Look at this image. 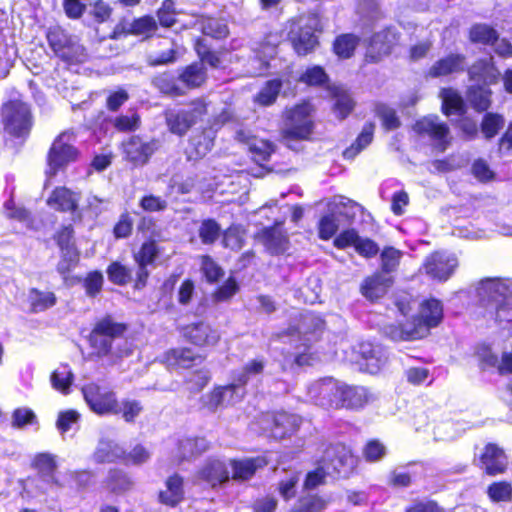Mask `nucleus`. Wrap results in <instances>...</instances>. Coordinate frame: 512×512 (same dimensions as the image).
<instances>
[{"instance_id": "nucleus-17", "label": "nucleus", "mask_w": 512, "mask_h": 512, "mask_svg": "<svg viewBox=\"0 0 512 512\" xmlns=\"http://www.w3.org/2000/svg\"><path fill=\"white\" fill-rule=\"evenodd\" d=\"M255 237L271 254H281L288 249V237L282 223H276L272 227H264Z\"/></svg>"}, {"instance_id": "nucleus-51", "label": "nucleus", "mask_w": 512, "mask_h": 512, "mask_svg": "<svg viewBox=\"0 0 512 512\" xmlns=\"http://www.w3.org/2000/svg\"><path fill=\"white\" fill-rule=\"evenodd\" d=\"M198 235L203 244H213L221 235V227L215 220L205 219L199 226Z\"/></svg>"}, {"instance_id": "nucleus-2", "label": "nucleus", "mask_w": 512, "mask_h": 512, "mask_svg": "<svg viewBox=\"0 0 512 512\" xmlns=\"http://www.w3.org/2000/svg\"><path fill=\"white\" fill-rule=\"evenodd\" d=\"M477 296L495 310L499 322L512 321V281L501 278H486L477 286Z\"/></svg>"}, {"instance_id": "nucleus-56", "label": "nucleus", "mask_w": 512, "mask_h": 512, "mask_svg": "<svg viewBox=\"0 0 512 512\" xmlns=\"http://www.w3.org/2000/svg\"><path fill=\"white\" fill-rule=\"evenodd\" d=\"M377 116L381 119L382 125L387 130H394L400 126V120L396 112L385 104H377L375 108Z\"/></svg>"}, {"instance_id": "nucleus-29", "label": "nucleus", "mask_w": 512, "mask_h": 512, "mask_svg": "<svg viewBox=\"0 0 512 512\" xmlns=\"http://www.w3.org/2000/svg\"><path fill=\"white\" fill-rule=\"evenodd\" d=\"M469 75L471 80L477 83L482 82L484 85H490L498 79L499 71L493 65L492 57H490L474 63L469 69Z\"/></svg>"}, {"instance_id": "nucleus-64", "label": "nucleus", "mask_w": 512, "mask_h": 512, "mask_svg": "<svg viewBox=\"0 0 512 512\" xmlns=\"http://www.w3.org/2000/svg\"><path fill=\"white\" fill-rule=\"evenodd\" d=\"M330 476L322 461L315 470L309 472L304 482V488L311 490L325 483L326 477Z\"/></svg>"}, {"instance_id": "nucleus-57", "label": "nucleus", "mask_w": 512, "mask_h": 512, "mask_svg": "<svg viewBox=\"0 0 512 512\" xmlns=\"http://www.w3.org/2000/svg\"><path fill=\"white\" fill-rule=\"evenodd\" d=\"M221 395L223 396L224 407L234 405L242 400L246 390L240 387L237 382L233 380V383L219 387Z\"/></svg>"}, {"instance_id": "nucleus-6", "label": "nucleus", "mask_w": 512, "mask_h": 512, "mask_svg": "<svg viewBox=\"0 0 512 512\" xmlns=\"http://www.w3.org/2000/svg\"><path fill=\"white\" fill-rule=\"evenodd\" d=\"M207 113L204 100L196 99L180 109L168 110L165 120L171 133L178 136L185 135Z\"/></svg>"}, {"instance_id": "nucleus-15", "label": "nucleus", "mask_w": 512, "mask_h": 512, "mask_svg": "<svg viewBox=\"0 0 512 512\" xmlns=\"http://www.w3.org/2000/svg\"><path fill=\"white\" fill-rule=\"evenodd\" d=\"M264 429L269 430L270 436L275 439H282L288 434L293 433L301 424V418L297 415L285 412L277 414H267L263 417Z\"/></svg>"}, {"instance_id": "nucleus-60", "label": "nucleus", "mask_w": 512, "mask_h": 512, "mask_svg": "<svg viewBox=\"0 0 512 512\" xmlns=\"http://www.w3.org/2000/svg\"><path fill=\"white\" fill-rule=\"evenodd\" d=\"M108 279L116 285H125L131 280V271L118 262H113L107 268Z\"/></svg>"}, {"instance_id": "nucleus-49", "label": "nucleus", "mask_w": 512, "mask_h": 512, "mask_svg": "<svg viewBox=\"0 0 512 512\" xmlns=\"http://www.w3.org/2000/svg\"><path fill=\"white\" fill-rule=\"evenodd\" d=\"M339 229V218L333 210L322 216L318 223V234L323 240L332 238Z\"/></svg>"}, {"instance_id": "nucleus-42", "label": "nucleus", "mask_w": 512, "mask_h": 512, "mask_svg": "<svg viewBox=\"0 0 512 512\" xmlns=\"http://www.w3.org/2000/svg\"><path fill=\"white\" fill-rule=\"evenodd\" d=\"M282 82L279 79L269 80L254 97V101L261 106L273 104L281 90Z\"/></svg>"}, {"instance_id": "nucleus-28", "label": "nucleus", "mask_w": 512, "mask_h": 512, "mask_svg": "<svg viewBox=\"0 0 512 512\" xmlns=\"http://www.w3.org/2000/svg\"><path fill=\"white\" fill-rule=\"evenodd\" d=\"M184 498L183 479L175 474L165 482V489L159 493V501L167 506L174 507Z\"/></svg>"}, {"instance_id": "nucleus-55", "label": "nucleus", "mask_w": 512, "mask_h": 512, "mask_svg": "<svg viewBox=\"0 0 512 512\" xmlns=\"http://www.w3.org/2000/svg\"><path fill=\"white\" fill-rule=\"evenodd\" d=\"M504 118L499 114L488 113L481 123V130L487 139L493 138L504 126Z\"/></svg>"}, {"instance_id": "nucleus-19", "label": "nucleus", "mask_w": 512, "mask_h": 512, "mask_svg": "<svg viewBox=\"0 0 512 512\" xmlns=\"http://www.w3.org/2000/svg\"><path fill=\"white\" fill-rule=\"evenodd\" d=\"M80 194L66 187L55 188L47 198V205L56 211L74 215L78 212Z\"/></svg>"}, {"instance_id": "nucleus-3", "label": "nucleus", "mask_w": 512, "mask_h": 512, "mask_svg": "<svg viewBox=\"0 0 512 512\" xmlns=\"http://www.w3.org/2000/svg\"><path fill=\"white\" fill-rule=\"evenodd\" d=\"M320 30V19L315 14L301 16L293 21L288 35L295 52L305 56L314 51L318 45L316 32Z\"/></svg>"}, {"instance_id": "nucleus-63", "label": "nucleus", "mask_w": 512, "mask_h": 512, "mask_svg": "<svg viewBox=\"0 0 512 512\" xmlns=\"http://www.w3.org/2000/svg\"><path fill=\"white\" fill-rule=\"evenodd\" d=\"M61 259L57 265V270L64 275L71 271L78 263L79 255L76 248L61 249Z\"/></svg>"}, {"instance_id": "nucleus-5", "label": "nucleus", "mask_w": 512, "mask_h": 512, "mask_svg": "<svg viewBox=\"0 0 512 512\" xmlns=\"http://www.w3.org/2000/svg\"><path fill=\"white\" fill-rule=\"evenodd\" d=\"M126 326L115 322L110 316L101 319L93 328L90 336L91 345L97 350L98 355L107 356L110 353L117 358L127 356L128 350L112 352V344L115 339L123 335Z\"/></svg>"}, {"instance_id": "nucleus-31", "label": "nucleus", "mask_w": 512, "mask_h": 512, "mask_svg": "<svg viewBox=\"0 0 512 512\" xmlns=\"http://www.w3.org/2000/svg\"><path fill=\"white\" fill-rule=\"evenodd\" d=\"M365 387H340V407L359 408L369 401Z\"/></svg>"}, {"instance_id": "nucleus-33", "label": "nucleus", "mask_w": 512, "mask_h": 512, "mask_svg": "<svg viewBox=\"0 0 512 512\" xmlns=\"http://www.w3.org/2000/svg\"><path fill=\"white\" fill-rule=\"evenodd\" d=\"M465 58L459 54H451L437 61L430 69L433 77L445 76L464 69Z\"/></svg>"}, {"instance_id": "nucleus-46", "label": "nucleus", "mask_w": 512, "mask_h": 512, "mask_svg": "<svg viewBox=\"0 0 512 512\" xmlns=\"http://www.w3.org/2000/svg\"><path fill=\"white\" fill-rule=\"evenodd\" d=\"M333 95L335 98L334 111L337 117L344 119L352 111L354 101L347 91L340 87L333 88Z\"/></svg>"}, {"instance_id": "nucleus-44", "label": "nucleus", "mask_w": 512, "mask_h": 512, "mask_svg": "<svg viewBox=\"0 0 512 512\" xmlns=\"http://www.w3.org/2000/svg\"><path fill=\"white\" fill-rule=\"evenodd\" d=\"M106 485L111 492L121 494L133 487V481L123 471L111 470L108 474Z\"/></svg>"}, {"instance_id": "nucleus-1", "label": "nucleus", "mask_w": 512, "mask_h": 512, "mask_svg": "<svg viewBox=\"0 0 512 512\" xmlns=\"http://www.w3.org/2000/svg\"><path fill=\"white\" fill-rule=\"evenodd\" d=\"M443 318V306L437 299L421 303L418 317L403 325L389 324L383 328L384 334L395 341H410L425 337Z\"/></svg>"}, {"instance_id": "nucleus-52", "label": "nucleus", "mask_w": 512, "mask_h": 512, "mask_svg": "<svg viewBox=\"0 0 512 512\" xmlns=\"http://www.w3.org/2000/svg\"><path fill=\"white\" fill-rule=\"evenodd\" d=\"M487 494L492 502H510L512 501V486L505 481L494 482L488 487Z\"/></svg>"}, {"instance_id": "nucleus-22", "label": "nucleus", "mask_w": 512, "mask_h": 512, "mask_svg": "<svg viewBox=\"0 0 512 512\" xmlns=\"http://www.w3.org/2000/svg\"><path fill=\"white\" fill-rule=\"evenodd\" d=\"M156 29V20L151 16H143L134 19L132 22L123 21L119 23L113 31L112 38H118L121 34L150 36Z\"/></svg>"}, {"instance_id": "nucleus-37", "label": "nucleus", "mask_w": 512, "mask_h": 512, "mask_svg": "<svg viewBox=\"0 0 512 512\" xmlns=\"http://www.w3.org/2000/svg\"><path fill=\"white\" fill-rule=\"evenodd\" d=\"M29 310L32 313L43 312L56 304V296L50 291L31 289L28 293Z\"/></svg>"}, {"instance_id": "nucleus-10", "label": "nucleus", "mask_w": 512, "mask_h": 512, "mask_svg": "<svg viewBox=\"0 0 512 512\" xmlns=\"http://www.w3.org/2000/svg\"><path fill=\"white\" fill-rule=\"evenodd\" d=\"M311 105L302 103L287 112L286 138L306 139L312 131Z\"/></svg>"}, {"instance_id": "nucleus-36", "label": "nucleus", "mask_w": 512, "mask_h": 512, "mask_svg": "<svg viewBox=\"0 0 512 512\" xmlns=\"http://www.w3.org/2000/svg\"><path fill=\"white\" fill-rule=\"evenodd\" d=\"M213 145V139L205 133L193 136L186 149L187 159L196 161L204 157L212 149Z\"/></svg>"}, {"instance_id": "nucleus-27", "label": "nucleus", "mask_w": 512, "mask_h": 512, "mask_svg": "<svg viewBox=\"0 0 512 512\" xmlns=\"http://www.w3.org/2000/svg\"><path fill=\"white\" fill-rule=\"evenodd\" d=\"M393 279L382 273L367 278L361 286L362 294L370 299H378L382 297L392 285Z\"/></svg>"}, {"instance_id": "nucleus-4", "label": "nucleus", "mask_w": 512, "mask_h": 512, "mask_svg": "<svg viewBox=\"0 0 512 512\" xmlns=\"http://www.w3.org/2000/svg\"><path fill=\"white\" fill-rule=\"evenodd\" d=\"M4 129L15 137H27L33 126V116L29 105L21 100L4 103L0 109Z\"/></svg>"}, {"instance_id": "nucleus-13", "label": "nucleus", "mask_w": 512, "mask_h": 512, "mask_svg": "<svg viewBox=\"0 0 512 512\" xmlns=\"http://www.w3.org/2000/svg\"><path fill=\"white\" fill-rule=\"evenodd\" d=\"M159 147V140L150 139L145 141L139 136H133L123 144L125 157L134 166L145 165Z\"/></svg>"}, {"instance_id": "nucleus-16", "label": "nucleus", "mask_w": 512, "mask_h": 512, "mask_svg": "<svg viewBox=\"0 0 512 512\" xmlns=\"http://www.w3.org/2000/svg\"><path fill=\"white\" fill-rule=\"evenodd\" d=\"M339 393L340 387L331 378L319 380L308 388L310 398L323 407H340Z\"/></svg>"}, {"instance_id": "nucleus-34", "label": "nucleus", "mask_w": 512, "mask_h": 512, "mask_svg": "<svg viewBox=\"0 0 512 512\" xmlns=\"http://www.w3.org/2000/svg\"><path fill=\"white\" fill-rule=\"evenodd\" d=\"M33 467L38 470L41 477L48 484H58L57 479L55 478V471L57 468V464L55 461V457L49 453H39L37 454L32 463Z\"/></svg>"}, {"instance_id": "nucleus-38", "label": "nucleus", "mask_w": 512, "mask_h": 512, "mask_svg": "<svg viewBox=\"0 0 512 512\" xmlns=\"http://www.w3.org/2000/svg\"><path fill=\"white\" fill-rule=\"evenodd\" d=\"M52 387L60 393L67 395L74 381V374L68 365H60L50 377Z\"/></svg>"}, {"instance_id": "nucleus-7", "label": "nucleus", "mask_w": 512, "mask_h": 512, "mask_svg": "<svg viewBox=\"0 0 512 512\" xmlns=\"http://www.w3.org/2000/svg\"><path fill=\"white\" fill-rule=\"evenodd\" d=\"M74 141L75 135L70 131L61 133L55 139L48 154V177L54 176L59 169L76 159L78 153L73 146Z\"/></svg>"}, {"instance_id": "nucleus-41", "label": "nucleus", "mask_w": 512, "mask_h": 512, "mask_svg": "<svg viewBox=\"0 0 512 512\" xmlns=\"http://www.w3.org/2000/svg\"><path fill=\"white\" fill-rule=\"evenodd\" d=\"M198 358L189 348H178L168 351L164 360L168 366L188 368Z\"/></svg>"}, {"instance_id": "nucleus-47", "label": "nucleus", "mask_w": 512, "mask_h": 512, "mask_svg": "<svg viewBox=\"0 0 512 512\" xmlns=\"http://www.w3.org/2000/svg\"><path fill=\"white\" fill-rule=\"evenodd\" d=\"M180 78L188 87H199L206 79L205 68L202 63H193L186 67Z\"/></svg>"}, {"instance_id": "nucleus-25", "label": "nucleus", "mask_w": 512, "mask_h": 512, "mask_svg": "<svg viewBox=\"0 0 512 512\" xmlns=\"http://www.w3.org/2000/svg\"><path fill=\"white\" fill-rule=\"evenodd\" d=\"M125 458V450L113 440L101 439L93 453L97 463H112Z\"/></svg>"}, {"instance_id": "nucleus-14", "label": "nucleus", "mask_w": 512, "mask_h": 512, "mask_svg": "<svg viewBox=\"0 0 512 512\" xmlns=\"http://www.w3.org/2000/svg\"><path fill=\"white\" fill-rule=\"evenodd\" d=\"M183 337L198 347H213L221 336L217 329L205 321H197L181 328Z\"/></svg>"}, {"instance_id": "nucleus-21", "label": "nucleus", "mask_w": 512, "mask_h": 512, "mask_svg": "<svg viewBox=\"0 0 512 512\" xmlns=\"http://www.w3.org/2000/svg\"><path fill=\"white\" fill-rule=\"evenodd\" d=\"M480 466L489 475L503 473L507 466L504 451L495 444H487L479 458Z\"/></svg>"}, {"instance_id": "nucleus-26", "label": "nucleus", "mask_w": 512, "mask_h": 512, "mask_svg": "<svg viewBox=\"0 0 512 512\" xmlns=\"http://www.w3.org/2000/svg\"><path fill=\"white\" fill-rule=\"evenodd\" d=\"M267 465V461L264 457L245 458L242 460H231L230 466L234 480L245 481L250 479L257 469Z\"/></svg>"}, {"instance_id": "nucleus-39", "label": "nucleus", "mask_w": 512, "mask_h": 512, "mask_svg": "<svg viewBox=\"0 0 512 512\" xmlns=\"http://www.w3.org/2000/svg\"><path fill=\"white\" fill-rule=\"evenodd\" d=\"M276 46L263 44L254 59L251 60L253 69L249 70L251 75H263L269 68V59L276 55Z\"/></svg>"}, {"instance_id": "nucleus-8", "label": "nucleus", "mask_w": 512, "mask_h": 512, "mask_svg": "<svg viewBox=\"0 0 512 512\" xmlns=\"http://www.w3.org/2000/svg\"><path fill=\"white\" fill-rule=\"evenodd\" d=\"M84 399L89 408L98 415L120 413L115 393L107 387L89 383L82 387Z\"/></svg>"}, {"instance_id": "nucleus-43", "label": "nucleus", "mask_w": 512, "mask_h": 512, "mask_svg": "<svg viewBox=\"0 0 512 512\" xmlns=\"http://www.w3.org/2000/svg\"><path fill=\"white\" fill-rule=\"evenodd\" d=\"M487 85H472L468 91V100L478 111H485L490 106L491 91Z\"/></svg>"}, {"instance_id": "nucleus-20", "label": "nucleus", "mask_w": 512, "mask_h": 512, "mask_svg": "<svg viewBox=\"0 0 512 512\" xmlns=\"http://www.w3.org/2000/svg\"><path fill=\"white\" fill-rule=\"evenodd\" d=\"M236 139L239 142L248 145L253 160L259 164H261L264 161H267L271 154L274 152V145L271 142L254 137L247 130H238L236 132Z\"/></svg>"}, {"instance_id": "nucleus-30", "label": "nucleus", "mask_w": 512, "mask_h": 512, "mask_svg": "<svg viewBox=\"0 0 512 512\" xmlns=\"http://www.w3.org/2000/svg\"><path fill=\"white\" fill-rule=\"evenodd\" d=\"M161 49L153 51L148 56V63L151 66L165 65L174 62L180 53V47L170 39H163L160 42Z\"/></svg>"}, {"instance_id": "nucleus-11", "label": "nucleus", "mask_w": 512, "mask_h": 512, "mask_svg": "<svg viewBox=\"0 0 512 512\" xmlns=\"http://www.w3.org/2000/svg\"><path fill=\"white\" fill-rule=\"evenodd\" d=\"M458 267V259L454 254L435 252L425 259L423 270L432 279L446 281Z\"/></svg>"}, {"instance_id": "nucleus-40", "label": "nucleus", "mask_w": 512, "mask_h": 512, "mask_svg": "<svg viewBox=\"0 0 512 512\" xmlns=\"http://www.w3.org/2000/svg\"><path fill=\"white\" fill-rule=\"evenodd\" d=\"M375 125L372 122H368L363 126V129L356 141L348 147L344 152L343 156L346 159H353L359 154L364 148H366L373 139Z\"/></svg>"}, {"instance_id": "nucleus-58", "label": "nucleus", "mask_w": 512, "mask_h": 512, "mask_svg": "<svg viewBox=\"0 0 512 512\" xmlns=\"http://www.w3.org/2000/svg\"><path fill=\"white\" fill-rule=\"evenodd\" d=\"M60 58L70 64L82 63L86 59L85 49L75 38H73L66 46L64 55H61Z\"/></svg>"}, {"instance_id": "nucleus-45", "label": "nucleus", "mask_w": 512, "mask_h": 512, "mask_svg": "<svg viewBox=\"0 0 512 512\" xmlns=\"http://www.w3.org/2000/svg\"><path fill=\"white\" fill-rule=\"evenodd\" d=\"M442 98V110L446 115H462L464 113V102L457 92L451 89H444L442 91Z\"/></svg>"}, {"instance_id": "nucleus-62", "label": "nucleus", "mask_w": 512, "mask_h": 512, "mask_svg": "<svg viewBox=\"0 0 512 512\" xmlns=\"http://www.w3.org/2000/svg\"><path fill=\"white\" fill-rule=\"evenodd\" d=\"M223 245L232 250L241 249L243 245V230L240 226L232 225L223 233Z\"/></svg>"}, {"instance_id": "nucleus-35", "label": "nucleus", "mask_w": 512, "mask_h": 512, "mask_svg": "<svg viewBox=\"0 0 512 512\" xmlns=\"http://www.w3.org/2000/svg\"><path fill=\"white\" fill-rule=\"evenodd\" d=\"M264 368L265 361L262 358L252 359L241 370L234 372L233 379L240 387L245 388V385L263 373Z\"/></svg>"}, {"instance_id": "nucleus-12", "label": "nucleus", "mask_w": 512, "mask_h": 512, "mask_svg": "<svg viewBox=\"0 0 512 512\" xmlns=\"http://www.w3.org/2000/svg\"><path fill=\"white\" fill-rule=\"evenodd\" d=\"M414 130L420 135L428 136L440 151H444L450 144L449 128L437 116H427L417 121Z\"/></svg>"}, {"instance_id": "nucleus-54", "label": "nucleus", "mask_w": 512, "mask_h": 512, "mask_svg": "<svg viewBox=\"0 0 512 512\" xmlns=\"http://www.w3.org/2000/svg\"><path fill=\"white\" fill-rule=\"evenodd\" d=\"M327 501L317 495H309L298 500L293 512H322Z\"/></svg>"}, {"instance_id": "nucleus-32", "label": "nucleus", "mask_w": 512, "mask_h": 512, "mask_svg": "<svg viewBox=\"0 0 512 512\" xmlns=\"http://www.w3.org/2000/svg\"><path fill=\"white\" fill-rule=\"evenodd\" d=\"M208 449L204 438H184L178 442L176 457L179 461L198 456Z\"/></svg>"}, {"instance_id": "nucleus-59", "label": "nucleus", "mask_w": 512, "mask_h": 512, "mask_svg": "<svg viewBox=\"0 0 512 512\" xmlns=\"http://www.w3.org/2000/svg\"><path fill=\"white\" fill-rule=\"evenodd\" d=\"M402 252L394 247H385L381 252V266L385 273L396 270L400 263Z\"/></svg>"}, {"instance_id": "nucleus-50", "label": "nucleus", "mask_w": 512, "mask_h": 512, "mask_svg": "<svg viewBox=\"0 0 512 512\" xmlns=\"http://www.w3.org/2000/svg\"><path fill=\"white\" fill-rule=\"evenodd\" d=\"M359 38L353 34H343L336 38L334 42V51L341 58H349L356 46Z\"/></svg>"}, {"instance_id": "nucleus-48", "label": "nucleus", "mask_w": 512, "mask_h": 512, "mask_svg": "<svg viewBox=\"0 0 512 512\" xmlns=\"http://www.w3.org/2000/svg\"><path fill=\"white\" fill-rule=\"evenodd\" d=\"M497 31L487 24H475L470 28L469 38L473 43L491 45L497 40Z\"/></svg>"}, {"instance_id": "nucleus-9", "label": "nucleus", "mask_w": 512, "mask_h": 512, "mask_svg": "<svg viewBox=\"0 0 512 512\" xmlns=\"http://www.w3.org/2000/svg\"><path fill=\"white\" fill-rule=\"evenodd\" d=\"M330 477H347L354 469L356 460L344 445L329 447L321 460Z\"/></svg>"}, {"instance_id": "nucleus-61", "label": "nucleus", "mask_w": 512, "mask_h": 512, "mask_svg": "<svg viewBox=\"0 0 512 512\" xmlns=\"http://www.w3.org/2000/svg\"><path fill=\"white\" fill-rule=\"evenodd\" d=\"M113 126L121 132H130L138 129L140 125V117L137 113L131 112L120 115L112 120Z\"/></svg>"}, {"instance_id": "nucleus-53", "label": "nucleus", "mask_w": 512, "mask_h": 512, "mask_svg": "<svg viewBox=\"0 0 512 512\" xmlns=\"http://www.w3.org/2000/svg\"><path fill=\"white\" fill-rule=\"evenodd\" d=\"M48 42L54 53L60 58L72 37L59 28L51 29L47 35Z\"/></svg>"}, {"instance_id": "nucleus-18", "label": "nucleus", "mask_w": 512, "mask_h": 512, "mask_svg": "<svg viewBox=\"0 0 512 512\" xmlns=\"http://www.w3.org/2000/svg\"><path fill=\"white\" fill-rule=\"evenodd\" d=\"M398 40L399 35L394 29H386L375 33L371 38L366 57L372 62L379 61L382 56L391 52Z\"/></svg>"}, {"instance_id": "nucleus-23", "label": "nucleus", "mask_w": 512, "mask_h": 512, "mask_svg": "<svg viewBox=\"0 0 512 512\" xmlns=\"http://www.w3.org/2000/svg\"><path fill=\"white\" fill-rule=\"evenodd\" d=\"M359 353L365 361L363 365L371 374L379 372L387 362L385 351L380 346L371 343H362L359 347Z\"/></svg>"}, {"instance_id": "nucleus-24", "label": "nucleus", "mask_w": 512, "mask_h": 512, "mask_svg": "<svg viewBox=\"0 0 512 512\" xmlns=\"http://www.w3.org/2000/svg\"><path fill=\"white\" fill-rule=\"evenodd\" d=\"M198 476L211 487H216L228 481L229 471L224 462L220 460H210L199 471Z\"/></svg>"}]
</instances>
